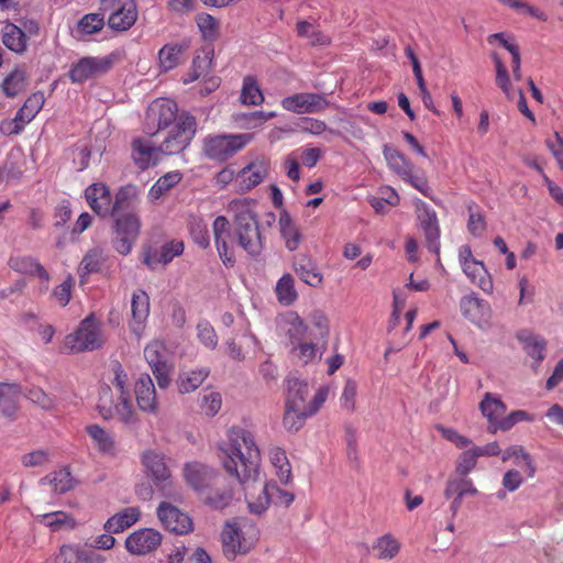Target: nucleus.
<instances>
[{
  "mask_svg": "<svg viewBox=\"0 0 563 563\" xmlns=\"http://www.w3.org/2000/svg\"><path fill=\"white\" fill-rule=\"evenodd\" d=\"M106 262V255L99 247L89 250L82 257L78 267V274L80 284L86 283V276L98 273L103 263Z\"/></svg>",
  "mask_w": 563,
  "mask_h": 563,
  "instance_id": "79ce46f5",
  "label": "nucleus"
},
{
  "mask_svg": "<svg viewBox=\"0 0 563 563\" xmlns=\"http://www.w3.org/2000/svg\"><path fill=\"white\" fill-rule=\"evenodd\" d=\"M101 344L100 324L93 314L86 317L77 330L65 338V346L74 352L95 351Z\"/></svg>",
  "mask_w": 563,
  "mask_h": 563,
  "instance_id": "1a4fd4ad",
  "label": "nucleus"
},
{
  "mask_svg": "<svg viewBox=\"0 0 563 563\" xmlns=\"http://www.w3.org/2000/svg\"><path fill=\"white\" fill-rule=\"evenodd\" d=\"M159 146H154L151 141L135 137L131 143V158L139 169L145 170L159 162Z\"/></svg>",
  "mask_w": 563,
  "mask_h": 563,
  "instance_id": "4be33fe9",
  "label": "nucleus"
},
{
  "mask_svg": "<svg viewBox=\"0 0 563 563\" xmlns=\"http://www.w3.org/2000/svg\"><path fill=\"white\" fill-rule=\"evenodd\" d=\"M517 340L521 343V347L523 350H531L532 352H542L547 349V341L536 334L534 332L522 329L519 330L516 334Z\"/></svg>",
  "mask_w": 563,
  "mask_h": 563,
  "instance_id": "4d7b16f0",
  "label": "nucleus"
},
{
  "mask_svg": "<svg viewBox=\"0 0 563 563\" xmlns=\"http://www.w3.org/2000/svg\"><path fill=\"white\" fill-rule=\"evenodd\" d=\"M478 457L479 455L475 446L465 450L459 457L456 472L461 476H466L476 466Z\"/></svg>",
  "mask_w": 563,
  "mask_h": 563,
  "instance_id": "e2e57ef3",
  "label": "nucleus"
},
{
  "mask_svg": "<svg viewBox=\"0 0 563 563\" xmlns=\"http://www.w3.org/2000/svg\"><path fill=\"white\" fill-rule=\"evenodd\" d=\"M137 200V189L133 185H126L115 192L114 200L111 201L110 217L122 216L121 212L126 213L133 208L134 202Z\"/></svg>",
  "mask_w": 563,
  "mask_h": 563,
  "instance_id": "58836bf2",
  "label": "nucleus"
},
{
  "mask_svg": "<svg viewBox=\"0 0 563 563\" xmlns=\"http://www.w3.org/2000/svg\"><path fill=\"white\" fill-rule=\"evenodd\" d=\"M416 210L418 220L420 221L427 239V246L429 251L439 253L440 229L435 211L420 199L416 202Z\"/></svg>",
  "mask_w": 563,
  "mask_h": 563,
  "instance_id": "f3484780",
  "label": "nucleus"
},
{
  "mask_svg": "<svg viewBox=\"0 0 563 563\" xmlns=\"http://www.w3.org/2000/svg\"><path fill=\"white\" fill-rule=\"evenodd\" d=\"M178 104L168 98L152 101L145 114V131L148 135H156L159 131L176 124L178 121Z\"/></svg>",
  "mask_w": 563,
  "mask_h": 563,
  "instance_id": "6e6552de",
  "label": "nucleus"
},
{
  "mask_svg": "<svg viewBox=\"0 0 563 563\" xmlns=\"http://www.w3.org/2000/svg\"><path fill=\"white\" fill-rule=\"evenodd\" d=\"M196 23L205 41L213 42L219 37L220 22L213 15L199 13Z\"/></svg>",
  "mask_w": 563,
  "mask_h": 563,
  "instance_id": "6e6d98bb",
  "label": "nucleus"
},
{
  "mask_svg": "<svg viewBox=\"0 0 563 563\" xmlns=\"http://www.w3.org/2000/svg\"><path fill=\"white\" fill-rule=\"evenodd\" d=\"M85 198L91 210L101 218L110 217L112 196L103 183H95L85 189Z\"/></svg>",
  "mask_w": 563,
  "mask_h": 563,
  "instance_id": "5701e85b",
  "label": "nucleus"
},
{
  "mask_svg": "<svg viewBox=\"0 0 563 563\" xmlns=\"http://www.w3.org/2000/svg\"><path fill=\"white\" fill-rule=\"evenodd\" d=\"M479 410L487 419V427H493L494 422L506 412L507 407L499 397L492 393H486L479 402Z\"/></svg>",
  "mask_w": 563,
  "mask_h": 563,
  "instance_id": "37998d69",
  "label": "nucleus"
},
{
  "mask_svg": "<svg viewBox=\"0 0 563 563\" xmlns=\"http://www.w3.org/2000/svg\"><path fill=\"white\" fill-rule=\"evenodd\" d=\"M212 64V51L196 55L188 74L184 77V84H190L208 75Z\"/></svg>",
  "mask_w": 563,
  "mask_h": 563,
  "instance_id": "3c124183",
  "label": "nucleus"
},
{
  "mask_svg": "<svg viewBox=\"0 0 563 563\" xmlns=\"http://www.w3.org/2000/svg\"><path fill=\"white\" fill-rule=\"evenodd\" d=\"M104 16L101 13H87L76 25V33L80 40L88 35L96 34L104 27Z\"/></svg>",
  "mask_w": 563,
  "mask_h": 563,
  "instance_id": "8fccbe9b",
  "label": "nucleus"
},
{
  "mask_svg": "<svg viewBox=\"0 0 563 563\" xmlns=\"http://www.w3.org/2000/svg\"><path fill=\"white\" fill-rule=\"evenodd\" d=\"M292 268L300 280L305 284L313 288L322 286L323 275L319 271L318 264L312 257L306 254H298L294 258Z\"/></svg>",
  "mask_w": 563,
  "mask_h": 563,
  "instance_id": "b1692460",
  "label": "nucleus"
},
{
  "mask_svg": "<svg viewBox=\"0 0 563 563\" xmlns=\"http://www.w3.org/2000/svg\"><path fill=\"white\" fill-rule=\"evenodd\" d=\"M140 230L141 220L135 213L126 212L114 217L112 227L114 250L122 255H128L139 238Z\"/></svg>",
  "mask_w": 563,
  "mask_h": 563,
  "instance_id": "9d476101",
  "label": "nucleus"
},
{
  "mask_svg": "<svg viewBox=\"0 0 563 563\" xmlns=\"http://www.w3.org/2000/svg\"><path fill=\"white\" fill-rule=\"evenodd\" d=\"M462 268L473 284L477 285L486 292L493 290L492 279L488 276L487 269L485 268L483 262L477 260H468L463 263Z\"/></svg>",
  "mask_w": 563,
  "mask_h": 563,
  "instance_id": "c9c22d12",
  "label": "nucleus"
},
{
  "mask_svg": "<svg viewBox=\"0 0 563 563\" xmlns=\"http://www.w3.org/2000/svg\"><path fill=\"white\" fill-rule=\"evenodd\" d=\"M132 320L131 331L140 336L150 314V297L144 290L134 291L131 300Z\"/></svg>",
  "mask_w": 563,
  "mask_h": 563,
  "instance_id": "cd10ccee",
  "label": "nucleus"
},
{
  "mask_svg": "<svg viewBox=\"0 0 563 563\" xmlns=\"http://www.w3.org/2000/svg\"><path fill=\"white\" fill-rule=\"evenodd\" d=\"M159 388L165 389L170 385L174 364L163 357L162 354H152L147 360Z\"/></svg>",
  "mask_w": 563,
  "mask_h": 563,
  "instance_id": "a19ab883",
  "label": "nucleus"
},
{
  "mask_svg": "<svg viewBox=\"0 0 563 563\" xmlns=\"http://www.w3.org/2000/svg\"><path fill=\"white\" fill-rule=\"evenodd\" d=\"M73 287L74 277L71 275H68L63 283H60L53 289L52 296L62 307H66L71 299Z\"/></svg>",
  "mask_w": 563,
  "mask_h": 563,
  "instance_id": "338daca9",
  "label": "nucleus"
},
{
  "mask_svg": "<svg viewBox=\"0 0 563 563\" xmlns=\"http://www.w3.org/2000/svg\"><path fill=\"white\" fill-rule=\"evenodd\" d=\"M278 225L280 234L285 240L286 247L289 251L297 250L301 241V234L298 227L287 211L280 212Z\"/></svg>",
  "mask_w": 563,
  "mask_h": 563,
  "instance_id": "ea45409f",
  "label": "nucleus"
},
{
  "mask_svg": "<svg viewBox=\"0 0 563 563\" xmlns=\"http://www.w3.org/2000/svg\"><path fill=\"white\" fill-rule=\"evenodd\" d=\"M8 265L11 269L16 273L37 277L44 280L46 284L49 282V274L45 267L38 262L37 258L30 255L11 256L8 261Z\"/></svg>",
  "mask_w": 563,
  "mask_h": 563,
  "instance_id": "c756f323",
  "label": "nucleus"
},
{
  "mask_svg": "<svg viewBox=\"0 0 563 563\" xmlns=\"http://www.w3.org/2000/svg\"><path fill=\"white\" fill-rule=\"evenodd\" d=\"M141 463L154 485L165 497L176 495V488L173 482L172 473L166 464V457L163 453L148 449L141 454Z\"/></svg>",
  "mask_w": 563,
  "mask_h": 563,
  "instance_id": "423d86ee",
  "label": "nucleus"
},
{
  "mask_svg": "<svg viewBox=\"0 0 563 563\" xmlns=\"http://www.w3.org/2000/svg\"><path fill=\"white\" fill-rule=\"evenodd\" d=\"M188 48L187 44H166L158 52L159 65L164 70H170L177 67L185 51Z\"/></svg>",
  "mask_w": 563,
  "mask_h": 563,
  "instance_id": "de8ad7c7",
  "label": "nucleus"
},
{
  "mask_svg": "<svg viewBox=\"0 0 563 563\" xmlns=\"http://www.w3.org/2000/svg\"><path fill=\"white\" fill-rule=\"evenodd\" d=\"M280 103L285 110L298 114L321 112L329 107L327 98L314 92L295 93L284 98Z\"/></svg>",
  "mask_w": 563,
  "mask_h": 563,
  "instance_id": "2eb2a0df",
  "label": "nucleus"
},
{
  "mask_svg": "<svg viewBox=\"0 0 563 563\" xmlns=\"http://www.w3.org/2000/svg\"><path fill=\"white\" fill-rule=\"evenodd\" d=\"M330 394V386H321L318 388L312 399L309 401V409H297L285 406V413L283 417V426L289 432H297L300 430L306 420L316 415Z\"/></svg>",
  "mask_w": 563,
  "mask_h": 563,
  "instance_id": "ddd939ff",
  "label": "nucleus"
},
{
  "mask_svg": "<svg viewBox=\"0 0 563 563\" xmlns=\"http://www.w3.org/2000/svg\"><path fill=\"white\" fill-rule=\"evenodd\" d=\"M196 132V118L188 112H181L177 123L159 144L161 154L176 155L184 152L195 137Z\"/></svg>",
  "mask_w": 563,
  "mask_h": 563,
  "instance_id": "7ed1b4c3",
  "label": "nucleus"
},
{
  "mask_svg": "<svg viewBox=\"0 0 563 563\" xmlns=\"http://www.w3.org/2000/svg\"><path fill=\"white\" fill-rule=\"evenodd\" d=\"M200 409L207 417H214L222 407V397L218 391H209L200 398Z\"/></svg>",
  "mask_w": 563,
  "mask_h": 563,
  "instance_id": "680f3d73",
  "label": "nucleus"
},
{
  "mask_svg": "<svg viewBox=\"0 0 563 563\" xmlns=\"http://www.w3.org/2000/svg\"><path fill=\"white\" fill-rule=\"evenodd\" d=\"M1 42L11 52L23 55L29 48L25 32L12 22H7L1 30Z\"/></svg>",
  "mask_w": 563,
  "mask_h": 563,
  "instance_id": "2f4dec72",
  "label": "nucleus"
},
{
  "mask_svg": "<svg viewBox=\"0 0 563 563\" xmlns=\"http://www.w3.org/2000/svg\"><path fill=\"white\" fill-rule=\"evenodd\" d=\"M184 252V243L178 240H173L161 246L159 250L147 252L144 255L143 263L151 269H156L158 265L165 266L170 263L176 256Z\"/></svg>",
  "mask_w": 563,
  "mask_h": 563,
  "instance_id": "c85d7f7f",
  "label": "nucleus"
},
{
  "mask_svg": "<svg viewBox=\"0 0 563 563\" xmlns=\"http://www.w3.org/2000/svg\"><path fill=\"white\" fill-rule=\"evenodd\" d=\"M26 85V74L20 68L12 70L2 82V91L7 97L13 98L22 92Z\"/></svg>",
  "mask_w": 563,
  "mask_h": 563,
  "instance_id": "5fc2aeb1",
  "label": "nucleus"
},
{
  "mask_svg": "<svg viewBox=\"0 0 563 563\" xmlns=\"http://www.w3.org/2000/svg\"><path fill=\"white\" fill-rule=\"evenodd\" d=\"M515 459V463L519 466L528 477H533L536 467L530 455L520 445H511L507 448L503 455V461Z\"/></svg>",
  "mask_w": 563,
  "mask_h": 563,
  "instance_id": "09e8293b",
  "label": "nucleus"
},
{
  "mask_svg": "<svg viewBox=\"0 0 563 563\" xmlns=\"http://www.w3.org/2000/svg\"><path fill=\"white\" fill-rule=\"evenodd\" d=\"M141 516L137 507H128L110 517L103 528L108 533H120L133 526Z\"/></svg>",
  "mask_w": 563,
  "mask_h": 563,
  "instance_id": "f704fd0d",
  "label": "nucleus"
},
{
  "mask_svg": "<svg viewBox=\"0 0 563 563\" xmlns=\"http://www.w3.org/2000/svg\"><path fill=\"white\" fill-rule=\"evenodd\" d=\"M189 233L194 242L201 249L210 245V236L206 222L201 218H192L189 222Z\"/></svg>",
  "mask_w": 563,
  "mask_h": 563,
  "instance_id": "13d9d810",
  "label": "nucleus"
},
{
  "mask_svg": "<svg viewBox=\"0 0 563 563\" xmlns=\"http://www.w3.org/2000/svg\"><path fill=\"white\" fill-rule=\"evenodd\" d=\"M119 59L118 53L106 56H85L71 65L68 77L74 84H82L109 73Z\"/></svg>",
  "mask_w": 563,
  "mask_h": 563,
  "instance_id": "0eeeda50",
  "label": "nucleus"
},
{
  "mask_svg": "<svg viewBox=\"0 0 563 563\" xmlns=\"http://www.w3.org/2000/svg\"><path fill=\"white\" fill-rule=\"evenodd\" d=\"M86 432L93 441L98 452L108 455L117 456L118 448L113 435L99 424H89L86 427Z\"/></svg>",
  "mask_w": 563,
  "mask_h": 563,
  "instance_id": "72a5a7b5",
  "label": "nucleus"
},
{
  "mask_svg": "<svg viewBox=\"0 0 563 563\" xmlns=\"http://www.w3.org/2000/svg\"><path fill=\"white\" fill-rule=\"evenodd\" d=\"M220 451L221 464L245 490V500L251 512L261 515L271 503L288 507L294 501V494L282 489L276 484H257L261 452L252 432L241 427L230 428L228 441Z\"/></svg>",
  "mask_w": 563,
  "mask_h": 563,
  "instance_id": "f257e3e1",
  "label": "nucleus"
},
{
  "mask_svg": "<svg viewBox=\"0 0 563 563\" xmlns=\"http://www.w3.org/2000/svg\"><path fill=\"white\" fill-rule=\"evenodd\" d=\"M110 369L113 374L112 384L118 389L119 395L130 394L129 377L122 365L114 361L110 364Z\"/></svg>",
  "mask_w": 563,
  "mask_h": 563,
  "instance_id": "774afa93",
  "label": "nucleus"
},
{
  "mask_svg": "<svg viewBox=\"0 0 563 563\" xmlns=\"http://www.w3.org/2000/svg\"><path fill=\"white\" fill-rule=\"evenodd\" d=\"M183 472L186 483L196 490L199 496L209 488L212 483L217 484V478L219 477L212 467L199 462L186 463Z\"/></svg>",
  "mask_w": 563,
  "mask_h": 563,
  "instance_id": "dca6fc26",
  "label": "nucleus"
},
{
  "mask_svg": "<svg viewBox=\"0 0 563 563\" xmlns=\"http://www.w3.org/2000/svg\"><path fill=\"white\" fill-rule=\"evenodd\" d=\"M267 170V163L264 161H255L246 165L236 176L239 191L247 192L258 186L266 177Z\"/></svg>",
  "mask_w": 563,
  "mask_h": 563,
  "instance_id": "bb28decb",
  "label": "nucleus"
},
{
  "mask_svg": "<svg viewBox=\"0 0 563 563\" xmlns=\"http://www.w3.org/2000/svg\"><path fill=\"white\" fill-rule=\"evenodd\" d=\"M251 139L250 134H209L202 141V152L209 159L224 162L244 148Z\"/></svg>",
  "mask_w": 563,
  "mask_h": 563,
  "instance_id": "20e7f679",
  "label": "nucleus"
},
{
  "mask_svg": "<svg viewBox=\"0 0 563 563\" xmlns=\"http://www.w3.org/2000/svg\"><path fill=\"white\" fill-rule=\"evenodd\" d=\"M137 408L150 415H157L159 404L154 383L148 374H141L134 385Z\"/></svg>",
  "mask_w": 563,
  "mask_h": 563,
  "instance_id": "aec40b11",
  "label": "nucleus"
},
{
  "mask_svg": "<svg viewBox=\"0 0 563 563\" xmlns=\"http://www.w3.org/2000/svg\"><path fill=\"white\" fill-rule=\"evenodd\" d=\"M308 396V383L294 375H288L286 378L285 406L297 409H309Z\"/></svg>",
  "mask_w": 563,
  "mask_h": 563,
  "instance_id": "393cba45",
  "label": "nucleus"
},
{
  "mask_svg": "<svg viewBox=\"0 0 563 563\" xmlns=\"http://www.w3.org/2000/svg\"><path fill=\"white\" fill-rule=\"evenodd\" d=\"M400 542L391 533L377 538L372 544L373 555L383 561L395 559L400 551Z\"/></svg>",
  "mask_w": 563,
  "mask_h": 563,
  "instance_id": "e433bc0d",
  "label": "nucleus"
},
{
  "mask_svg": "<svg viewBox=\"0 0 563 563\" xmlns=\"http://www.w3.org/2000/svg\"><path fill=\"white\" fill-rule=\"evenodd\" d=\"M222 549L227 559L234 560L238 554L247 553L253 542L247 541L236 525L227 523L221 533Z\"/></svg>",
  "mask_w": 563,
  "mask_h": 563,
  "instance_id": "412c9836",
  "label": "nucleus"
},
{
  "mask_svg": "<svg viewBox=\"0 0 563 563\" xmlns=\"http://www.w3.org/2000/svg\"><path fill=\"white\" fill-rule=\"evenodd\" d=\"M277 324L289 336L290 342L301 349V352H306L309 349L314 350L316 344L309 338L308 325L297 312L288 311L282 314L277 320Z\"/></svg>",
  "mask_w": 563,
  "mask_h": 563,
  "instance_id": "4468645a",
  "label": "nucleus"
},
{
  "mask_svg": "<svg viewBox=\"0 0 563 563\" xmlns=\"http://www.w3.org/2000/svg\"><path fill=\"white\" fill-rule=\"evenodd\" d=\"M183 175L178 170L168 172L161 176L148 190V199L156 202L165 196L172 188L180 183Z\"/></svg>",
  "mask_w": 563,
  "mask_h": 563,
  "instance_id": "a18cd8bd",
  "label": "nucleus"
},
{
  "mask_svg": "<svg viewBox=\"0 0 563 563\" xmlns=\"http://www.w3.org/2000/svg\"><path fill=\"white\" fill-rule=\"evenodd\" d=\"M275 295L277 301L285 307L294 305L298 299V291L295 287V278L291 274H284L276 283Z\"/></svg>",
  "mask_w": 563,
  "mask_h": 563,
  "instance_id": "c03bdc74",
  "label": "nucleus"
},
{
  "mask_svg": "<svg viewBox=\"0 0 563 563\" xmlns=\"http://www.w3.org/2000/svg\"><path fill=\"white\" fill-rule=\"evenodd\" d=\"M80 544H63L55 555V563H80Z\"/></svg>",
  "mask_w": 563,
  "mask_h": 563,
  "instance_id": "0e129e2a",
  "label": "nucleus"
},
{
  "mask_svg": "<svg viewBox=\"0 0 563 563\" xmlns=\"http://www.w3.org/2000/svg\"><path fill=\"white\" fill-rule=\"evenodd\" d=\"M232 214L233 234L230 222L224 216H218L212 223V233L218 254L227 267L236 263L235 251L230 241L235 242L247 255L257 258L264 249L255 201L252 199H234L228 205Z\"/></svg>",
  "mask_w": 563,
  "mask_h": 563,
  "instance_id": "f03ea898",
  "label": "nucleus"
},
{
  "mask_svg": "<svg viewBox=\"0 0 563 563\" xmlns=\"http://www.w3.org/2000/svg\"><path fill=\"white\" fill-rule=\"evenodd\" d=\"M207 367L181 372L176 379V387L180 394H189L199 388L209 376Z\"/></svg>",
  "mask_w": 563,
  "mask_h": 563,
  "instance_id": "4c0bfd02",
  "label": "nucleus"
},
{
  "mask_svg": "<svg viewBox=\"0 0 563 563\" xmlns=\"http://www.w3.org/2000/svg\"><path fill=\"white\" fill-rule=\"evenodd\" d=\"M492 58L494 60L495 68H496V78H495L496 85L501 89V91L506 95L507 98H510L511 97V82H510V77H509L508 70H507L505 64L503 63V60L500 59V57L496 53H494L492 55Z\"/></svg>",
  "mask_w": 563,
  "mask_h": 563,
  "instance_id": "052dcab7",
  "label": "nucleus"
},
{
  "mask_svg": "<svg viewBox=\"0 0 563 563\" xmlns=\"http://www.w3.org/2000/svg\"><path fill=\"white\" fill-rule=\"evenodd\" d=\"M240 99L243 104L249 106H260L263 103L264 95L254 77L246 76L243 79Z\"/></svg>",
  "mask_w": 563,
  "mask_h": 563,
  "instance_id": "864d4df0",
  "label": "nucleus"
},
{
  "mask_svg": "<svg viewBox=\"0 0 563 563\" xmlns=\"http://www.w3.org/2000/svg\"><path fill=\"white\" fill-rule=\"evenodd\" d=\"M157 516L163 526L176 534H185L192 530L190 517L168 503L158 506Z\"/></svg>",
  "mask_w": 563,
  "mask_h": 563,
  "instance_id": "6ab92c4d",
  "label": "nucleus"
},
{
  "mask_svg": "<svg viewBox=\"0 0 563 563\" xmlns=\"http://www.w3.org/2000/svg\"><path fill=\"white\" fill-rule=\"evenodd\" d=\"M311 325L308 327L310 340L323 339L329 333V321L325 314L321 311H314L310 316Z\"/></svg>",
  "mask_w": 563,
  "mask_h": 563,
  "instance_id": "bf43d9fd",
  "label": "nucleus"
},
{
  "mask_svg": "<svg viewBox=\"0 0 563 563\" xmlns=\"http://www.w3.org/2000/svg\"><path fill=\"white\" fill-rule=\"evenodd\" d=\"M21 387L16 383L0 382V411L8 418H13L19 409Z\"/></svg>",
  "mask_w": 563,
  "mask_h": 563,
  "instance_id": "473e14b6",
  "label": "nucleus"
},
{
  "mask_svg": "<svg viewBox=\"0 0 563 563\" xmlns=\"http://www.w3.org/2000/svg\"><path fill=\"white\" fill-rule=\"evenodd\" d=\"M44 96L40 92L31 95L15 113L18 120H20L23 125L30 123L35 115L40 112L44 104Z\"/></svg>",
  "mask_w": 563,
  "mask_h": 563,
  "instance_id": "603ef678",
  "label": "nucleus"
},
{
  "mask_svg": "<svg viewBox=\"0 0 563 563\" xmlns=\"http://www.w3.org/2000/svg\"><path fill=\"white\" fill-rule=\"evenodd\" d=\"M461 311L471 322L483 327L490 318V307L487 301L475 296H464L460 302Z\"/></svg>",
  "mask_w": 563,
  "mask_h": 563,
  "instance_id": "a878e982",
  "label": "nucleus"
},
{
  "mask_svg": "<svg viewBox=\"0 0 563 563\" xmlns=\"http://www.w3.org/2000/svg\"><path fill=\"white\" fill-rule=\"evenodd\" d=\"M162 534L152 528H143L131 533L125 540V548L131 554L144 555L157 549Z\"/></svg>",
  "mask_w": 563,
  "mask_h": 563,
  "instance_id": "a211bd4d",
  "label": "nucleus"
},
{
  "mask_svg": "<svg viewBox=\"0 0 563 563\" xmlns=\"http://www.w3.org/2000/svg\"><path fill=\"white\" fill-rule=\"evenodd\" d=\"M111 393L108 388L100 397L98 410L100 416L108 420L117 417L123 424L133 427L140 422L137 412L131 401L130 394L119 395L118 401L112 405Z\"/></svg>",
  "mask_w": 563,
  "mask_h": 563,
  "instance_id": "f8f14e48",
  "label": "nucleus"
},
{
  "mask_svg": "<svg viewBox=\"0 0 563 563\" xmlns=\"http://www.w3.org/2000/svg\"><path fill=\"white\" fill-rule=\"evenodd\" d=\"M100 9L110 12L107 23L117 32L130 30L139 18L135 0H100Z\"/></svg>",
  "mask_w": 563,
  "mask_h": 563,
  "instance_id": "9b49d317",
  "label": "nucleus"
},
{
  "mask_svg": "<svg viewBox=\"0 0 563 563\" xmlns=\"http://www.w3.org/2000/svg\"><path fill=\"white\" fill-rule=\"evenodd\" d=\"M357 394V384L353 379H347L345 382L342 395L340 397L341 408L346 410L347 412H353L355 410V398Z\"/></svg>",
  "mask_w": 563,
  "mask_h": 563,
  "instance_id": "69168bd1",
  "label": "nucleus"
},
{
  "mask_svg": "<svg viewBox=\"0 0 563 563\" xmlns=\"http://www.w3.org/2000/svg\"><path fill=\"white\" fill-rule=\"evenodd\" d=\"M222 482L223 478L219 476L217 484L212 483L209 488L200 495L203 503L213 509H223L228 507L233 499V489L227 487Z\"/></svg>",
  "mask_w": 563,
  "mask_h": 563,
  "instance_id": "7c9ffc66",
  "label": "nucleus"
},
{
  "mask_svg": "<svg viewBox=\"0 0 563 563\" xmlns=\"http://www.w3.org/2000/svg\"><path fill=\"white\" fill-rule=\"evenodd\" d=\"M383 153L388 167L395 174H397L404 181L410 184L424 197L431 198L432 189L428 184L427 177L423 174L416 175L413 173V164L404 154L388 145L384 146Z\"/></svg>",
  "mask_w": 563,
  "mask_h": 563,
  "instance_id": "39448f33",
  "label": "nucleus"
},
{
  "mask_svg": "<svg viewBox=\"0 0 563 563\" xmlns=\"http://www.w3.org/2000/svg\"><path fill=\"white\" fill-rule=\"evenodd\" d=\"M268 457L280 483L288 484L291 479V466L285 450L279 446L272 448Z\"/></svg>",
  "mask_w": 563,
  "mask_h": 563,
  "instance_id": "49530a36",
  "label": "nucleus"
}]
</instances>
